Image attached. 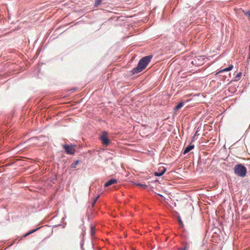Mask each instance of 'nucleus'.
Returning <instances> with one entry per match:
<instances>
[{"instance_id":"1","label":"nucleus","mask_w":250,"mask_h":250,"mask_svg":"<svg viewBox=\"0 0 250 250\" xmlns=\"http://www.w3.org/2000/svg\"><path fill=\"white\" fill-rule=\"evenodd\" d=\"M152 58V56L149 55L141 59L138 63V66L133 69L132 73L133 74H136L146 68L148 63L150 62Z\"/></svg>"},{"instance_id":"2","label":"nucleus","mask_w":250,"mask_h":250,"mask_svg":"<svg viewBox=\"0 0 250 250\" xmlns=\"http://www.w3.org/2000/svg\"><path fill=\"white\" fill-rule=\"evenodd\" d=\"M234 170L235 173L240 177H243L246 176L247 173V168L242 164L236 165L234 167Z\"/></svg>"},{"instance_id":"3","label":"nucleus","mask_w":250,"mask_h":250,"mask_svg":"<svg viewBox=\"0 0 250 250\" xmlns=\"http://www.w3.org/2000/svg\"><path fill=\"white\" fill-rule=\"evenodd\" d=\"M107 133L105 131L103 132L102 135L100 137V140L102 141V144L104 146H108L110 143V140L107 138Z\"/></svg>"},{"instance_id":"4","label":"nucleus","mask_w":250,"mask_h":250,"mask_svg":"<svg viewBox=\"0 0 250 250\" xmlns=\"http://www.w3.org/2000/svg\"><path fill=\"white\" fill-rule=\"evenodd\" d=\"M63 148L67 154H74L75 151V146L65 145L63 146Z\"/></svg>"},{"instance_id":"5","label":"nucleus","mask_w":250,"mask_h":250,"mask_svg":"<svg viewBox=\"0 0 250 250\" xmlns=\"http://www.w3.org/2000/svg\"><path fill=\"white\" fill-rule=\"evenodd\" d=\"M166 170V168L164 167H160L157 171L154 172V175L156 176H162Z\"/></svg>"},{"instance_id":"6","label":"nucleus","mask_w":250,"mask_h":250,"mask_svg":"<svg viewBox=\"0 0 250 250\" xmlns=\"http://www.w3.org/2000/svg\"><path fill=\"white\" fill-rule=\"evenodd\" d=\"M117 183V180L116 179H110L108 180L105 184H104V187H107L113 184H116Z\"/></svg>"},{"instance_id":"7","label":"nucleus","mask_w":250,"mask_h":250,"mask_svg":"<svg viewBox=\"0 0 250 250\" xmlns=\"http://www.w3.org/2000/svg\"><path fill=\"white\" fill-rule=\"evenodd\" d=\"M194 147V145L190 144L189 146H188L187 147H186V148L184 150L183 154H185L188 153L191 150L193 149Z\"/></svg>"},{"instance_id":"8","label":"nucleus","mask_w":250,"mask_h":250,"mask_svg":"<svg viewBox=\"0 0 250 250\" xmlns=\"http://www.w3.org/2000/svg\"><path fill=\"white\" fill-rule=\"evenodd\" d=\"M233 68V65L231 64L227 68H226L224 69H222V70H220L218 72V73H221V72H226V71H230L232 69V68Z\"/></svg>"},{"instance_id":"9","label":"nucleus","mask_w":250,"mask_h":250,"mask_svg":"<svg viewBox=\"0 0 250 250\" xmlns=\"http://www.w3.org/2000/svg\"><path fill=\"white\" fill-rule=\"evenodd\" d=\"M184 103L183 102H181L179 104H178V105L175 107V110H177L179 109H180L182 107H183L184 106Z\"/></svg>"},{"instance_id":"10","label":"nucleus","mask_w":250,"mask_h":250,"mask_svg":"<svg viewBox=\"0 0 250 250\" xmlns=\"http://www.w3.org/2000/svg\"><path fill=\"white\" fill-rule=\"evenodd\" d=\"M38 229H39V228L36 229H33V230H32L29 231L28 232H27L26 234H25L24 235V237H26V236H28V235H29V234H31V233H33V232H35V231H36V230H37Z\"/></svg>"},{"instance_id":"11","label":"nucleus","mask_w":250,"mask_h":250,"mask_svg":"<svg viewBox=\"0 0 250 250\" xmlns=\"http://www.w3.org/2000/svg\"><path fill=\"white\" fill-rule=\"evenodd\" d=\"M79 163V161H76L75 162H74L71 165V167L72 168H75Z\"/></svg>"},{"instance_id":"12","label":"nucleus","mask_w":250,"mask_h":250,"mask_svg":"<svg viewBox=\"0 0 250 250\" xmlns=\"http://www.w3.org/2000/svg\"><path fill=\"white\" fill-rule=\"evenodd\" d=\"M241 72H239V73H237V75L235 77V81L239 80L240 79V77H241Z\"/></svg>"},{"instance_id":"13","label":"nucleus","mask_w":250,"mask_h":250,"mask_svg":"<svg viewBox=\"0 0 250 250\" xmlns=\"http://www.w3.org/2000/svg\"><path fill=\"white\" fill-rule=\"evenodd\" d=\"M136 185L139 186L143 188H146L147 187V186L146 185H143L140 183L136 184Z\"/></svg>"},{"instance_id":"14","label":"nucleus","mask_w":250,"mask_h":250,"mask_svg":"<svg viewBox=\"0 0 250 250\" xmlns=\"http://www.w3.org/2000/svg\"><path fill=\"white\" fill-rule=\"evenodd\" d=\"M99 196H97L96 198H94V200L92 204V206L93 207L94 206L95 204L97 202L98 199L99 198Z\"/></svg>"},{"instance_id":"15","label":"nucleus","mask_w":250,"mask_h":250,"mask_svg":"<svg viewBox=\"0 0 250 250\" xmlns=\"http://www.w3.org/2000/svg\"><path fill=\"white\" fill-rule=\"evenodd\" d=\"M245 14L248 17V20L250 21V11L245 12Z\"/></svg>"},{"instance_id":"16","label":"nucleus","mask_w":250,"mask_h":250,"mask_svg":"<svg viewBox=\"0 0 250 250\" xmlns=\"http://www.w3.org/2000/svg\"><path fill=\"white\" fill-rule=\"evenodd\" d=\"M102 0H95V5L96 6L99 5L101 4Z\"/></svg>"},{"instance_id":"17","label":"nucleus","mask_w":250,"mask_h":250,"mask_svg":"<svg viewBox=\"0 0 250 250\" xmlns=\"http://www.w3.org/2000/svg\"><path fill=\"white\" fill-rule=\"evenodd\" d=\"M94 233H95V232H94V230L92 229L91 231V235H93L94 234Z\"/></svg>"},{"instance_id":"18","label":"nucleus","mask_w":250,"mask_h":250,"mask_svg":"<svg viewBox=\"0 0 250 250\" xmlns=\"http://www.w3.org/2000/svg\"><path fill=\"white\" fill-rule=\"evenodd\" d=\"M182 250H188V248L187 247H185L184 248L182 249Z\"/></svg>"},{"instance_id":"19","label":"nucleus","mask_w":250,"mask_h":250,"mask_svg":"<svg viewBox=\"0 0 250 250\" xmlns=\"http://www.w3.org/2000/svg\"><path fill=\"white\" fill-rule=\"evenodd\" d=\"M179 222H180V223L181 224H182V221H181V220H180V221H179Z\"/></svg>"}]
</instances>
